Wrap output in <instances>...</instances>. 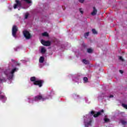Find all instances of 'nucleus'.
Listing matches in <instances>:
<instances>
[{"mask_svg":"<svg viewBox=\"0 0 127 127\" xmlns=\"http://www.w3.org/2000/svg\"><path fill=\"white\" fill-rule=\"evenodd\" d=\"M34 85L36 86H38L39 88H41L44 84V80H37L36 81L33 82Z\"/></svg>","mask_w":127,"mask_h":127,"instance_id":"obj_1","label":"nucleus"},{"mask_svg":"<svg viewBox=\"0 0 127 127\" xmlns=\"http://www.w3.org/2000/svg\"><path fill=\"white\" fill-rule=\"evenodd\" d=\"M18 31V28H17V26L13 25L12 28V35L15 38H16V32Z\"/></svg>","mask_w":127,"mask_h":127,"instance_id":"obj_2","label":"nucleus"},{"mask_svg":"<svg viewBox=\"0 0 127 127\" xmlns=\"http://www.w3.org/2000/svg\"><path fill=\"white\" fill-rule=\"evenodd\" d=\"M15 1L16 3L13 5L14 9H16L17 7H22V3L19 0H15Z\"/></svg>","mask_w":127,"mask_h":127,"instance_id":"obj_3","label":"nucleus"},{"mask_svg":"<svg viewBox=\"0 0 127 127\" xmlns=\"http://www.w3.org/2000/svg\"><path fill=\"white\" fill-rule=\"evenodd\" d=\"M18 70V68L15 67L13 68L10 72V74L8 77V80H11L13 78L14 74L15 72H16Z\"/></svg>","mask_w":127,"mask_h":127,"instance_id":"obj_4","label":"nucleus"},{"mask_svg":"<svg viewBox=\"0 0 127 127\" xmlns=\"http://www.w3.org/2000/svg\"><path fill=\"white\" fill-rule=\"evenodd\" d=\"M23 34L26 39H30V38H31V34H30L29 31L27 30H24L23 31Z\"/></svg>","mask_w":127,"mask_h":127,"instance_id":"obj_5","label":"nucleus"},{"mask_svg":"<svg viewBox=\"0 0 127 127\" xmlns=\"http://www.w3.org/2000/svg\"><path fill=\"white\" fill-rule=\"evenodd\" d=\"M40 100L43 101L45 98H43L42 95H37L34 98V101H40Z\"/></svg>","mask_w":127,"mask_h":127,"instance_id":"obj_6","label":"nucleus"},{"mask_svg":"<svg viewBox=\"0 0 127 127\" xmlns=\"http://www.w3.org/2000/svg\"><path fill=\"white\" fill-rule=\"evenodd\" d=\"M41 42L44 46H50L51 45V42L49 41H45L44 40H42Z\"/></svg>","mask_w":127,"mask_h":127,"instance_id":"obj_7","label":"nucleus"},{"mask_svg":"<svg viewBox=\"0 0 127 127\" xmlns=\"http://www.w3.org/2000/svg\"><path fill=\"white\" fill-rule=\"evenodd\" d=\"M102 113H104V110H102L101 111L97 112L96 114L93 115L94 118H98L99 116H101V115H102Z\"/></svg>","mask_w":127,"mask_h":127,"instance_id":"obj_8","label":"nucleus"},{"mask_svg":"<svg viewBox=\"0 0 127 127\" xmlns=\"http://www.w3.org/2000/svg\"><path fill=\"white\" fill-rule=\"evenodd\" d=\"M4 74L6 76L7 78L9 77V74H10V72H9V69H6L4 71Z\"/></svg>","mask_w":127,"mask_h":127,"instance_id":"obj_9","label":"nucleus"},{"mask_svg":"<svg viewBox=\"0 0 127 127\" xmlns=\"http://www.w3.org/2000/svg\"><path fill=\"white\" fill-rule=\"evenodd\" d=\"M97 11H98L96 9V7H93V11L91 12V15H96Z\"/></svg>","mask_w":127,"mask_h":127,"instance_id":"obj_10","label":"nucleus"},{"mask_svg":"<svg viewBox=\"0 0 127 127\" xmlns=\"http://www.w3.org/2000/svg\"><path fill=\"white\" fill-rule=\"evenodd\" d=\"M30 81L31 82H36V77L35 76H32L30 78Z\"/></svg>","mask_w":127,"mask_h":127,"instance_id":"obj_11","label":"nucleus"},{"mask_svg":"<svg viewBox=\"0 0 127 127\" xmlns=\"http://www.w3.org/2000/svg\"><path fill=\"white\" fill-rule=\"evenodd\" d=\"M39 62L40 63H43L44 62V57H41L39 59Z\"/></svg>","mask_w":127,"mask_h":127,"instance_id":"obj_12","label":"nucleus"},{"mask_svg":"<svg viewBox=\"0 0 127 127\" xmlns=\"http://www.w3.org/2000/svg\"><path fill=\"white\" fill-rule=\"evenodd\" d=\"M91 124H92V121L90 120V121L87 122L86 124H85V127H89V126H91Z\"/></svg>","mask_w":127,"mask_h":127,"instance_id":"obj_13","label":"nucleus"},{"mask_svg":"<svg viewBox=\"0 0 127 127\" xmlns=\"http://www.w3.org/2000/svg\"><path fill=\"white\" fill-rule=\"evenodd\" d=\"M104 121L105 123H109L110 122V119L107 118V116H105V117L104 119Z\"/></svg>","mask_w":127,"mask_h":127,"instance_id":"obj_14","label":"nucleus"},{"mask_svg":"<svg viewBox=\"0 0 127 127\" xmlns=\"http://www.w3.org/2000/svg\"><path fill=\"white\" fill-rule=\"evenodd\" d=\"M42 36H46L47 37H48L49 36V35H48V33L45 32L44 33H42Z\"/></svg>","mask_w":127,"mask_h":127,"instance_id":"obj_15","label":"nucleus"},{"mask_svg":"<svg viewBox=\"0 0 127 127\" xmlns=\"http://www.w3.org/2000/svg\"><path fill=\"white\" fill-rule=\"evenodd\" d=\"M82 62H83V63H84L85 64H89V61H88V60H85V59L82 60Z\"/></svg>","mask_w":127,"mask_h":127,"instance_id":"obj_16","label":"nucleus"},{"mask_svg":"<svg viewBox=\"0 0 127 127\" xmlns=\"http://www.w3.org/2000/svg\"><path fill=\"white\" fill-rule=\"evenodd\" d=\"M121 123L124 126H126V124H127V122L125 121L124 120H121Z\"/></svg>","mask_w":127,"mask_h":127,"instance_id":"obj_17","label":"nucleus"},{"mask_svg":"<svg viewBox=\"0 0 127 127\" xmlns=\"http://www.w3.org/2000/svg\"><path fill=\"white\" fill-rule=\"evenodd\" d=\"M23 1H25V2H26V3H31V2H32V1H31V0H22Z\"/></svg>","mask_w":127,"mask_h":127,"instance_id":"obj_18","label":"nucleus"},{"mask_svg":"<svg viewBox=\"0 0 127 127\" xmlns=\"http://www.w3.org/2000/svg\"><path fill=\"white\" fill-rule=\"evenodd\" d=\"M41 52V53H45L46 52V49L45 48H42Z\"/></svg>","mask_w":127,"mask_h":127,"instance_id":"obj_19","label":"nucleus"},{"mask_svg":"<svg viewBox=\"0 0 127 127\" xmlns=\"http://www.w3.org/2000/svg\"><path fill=\"white\" fill-rule=\"evenodd\" d=\"M92 31L93 34H98V32L95 29H92Z\"/></svg>","mask_w":127,"mask_h":127,"instance_id":"obj_20","label":"nucleus"},{"mask_svg":"<svg viewBox=\"0 0 127 127\" xmlns=\"http://www.w3.org/2000/svg\"><path fill=\"white\" fill-rule=\"evenodd\" d=\"M5 81H6V80H5V78L3 77L2 78H0V82H1V83H2L3 82H5Z\"/></svg>","mask_w":127,"mask_h":127,"instance_id":"obj_21","label":"nucleus"},{"mask_svg":"<svg viewBox=\"0 0 127 127\" xmlns=\"http://www.w3.org/2000/svg\"><path fill=\"white\" fill-rule=\"evenodd\" d=\"M87 52L88 53H92L93 52V50L92 49H87Z\"/></svg>","mask_w":127,"mask_h":127,"instance_id":"obj_22","label":"nucleus"},{"mask_svg":"<svg viewBox=\"0 0 127 127\" xmlns=\"http://www.w3.org/2000/svg\"><path fill=\"white\" fill-rule=\"evenodd\" d=\"M83 81H84V83H87V82H88V78L87 77H84Z\"/></svg>","mask_w":127,"mask_h":127,"instance_id":"obj_23","label":"nucleus"},{"mask_svg":"<svg viewBox=\"0 0 127 127\" xmlns=\"http://www.w3.org/2000/svg\"><path fill=\"white\" fill-rule=\"evenodd\" d=\"M89 36V32L85 33L84 34V37L85 38H87V37Z\"/></svg>","mask_w":127,"mask_h":127,"instance_id":"obj_24","label":"nucleus"},{"mask_svg":"<svg viewBox=\"0 0 127 127\" xmlns=\"http://www.w3.org/2000/svg\"><path fill=\"white\" fill-rule=\"evenodd\" d=\"M119 59H120V60L122 61V62H124V61H125V60L124 59H123V57L121 56L119 57Z\"/></svg>","mask_w":127,"mask_h":127,"instance_id":"obj_25","label":"nucleus"},{"mask_svg":"<svg viewBox=\"0 0 127 127\" xmlns=\"http://www.w3.org/2000/svg\"><path fill=\"white\" fill-rule=\"evenodd\" d=\"M123 107H124V108H125V109H126L127 110V104H122Z\"/></svg>","mask_w":127,"mask_h":127,"instance_id":"obj_26","label":"nucleus"},{"mask_svg":"<svg viewBox=\"0 0 127 127\" xmlns=\"http://www.w3.org/2000/svg\"><path fill=\"white\" fill-rule=\"evenodd\" d=\"M4 98H5V95H0V99H4Z\"/></svg>","mask_w":127,"mask_h":127,"instance_id":"obj_27","label":"nucleus"},{"mask_svg":"<svg viewBox=\"0 0 127 127\" xmlns=\"http://www.w3.org/2000/svg\"><path fill=\"white\" fill-rule=\"evenodd\" d=\"M79 11L80 12V13H82V14L84 13V11H83V10H82V8H80Z\"/></svg>","mask_w":127,"mask_h":127,"instance_id":"obj_28","label":"nucleus"},{"mask_svg":"<svg viewBox=\"0 0 127 127\" xmlns=\"http://www.w3.org/2000/svg\"><path fill=\"white\" fill-rule=\"evenodd\" d=\"M28 15H29L28 14H26L25 15V18L26 19L28 18Z\"/></svg>","mask_w":127,"mask_h":127,"instance_id":"obj_29","label":"nucleus"},{"mask_svg":"<svg viewBox=\"0 0 127 127\" xmlns=\"http://www.w3.org/2000/svg\"><path fill=\"white\" fill-rule=\"evenodd\" d=\"M91 115L94 116L95 115V112H94L93 111H92L91 112Z\"/></svg>","mask_w":127,"mask_h":127,"instance_id":"obj_30","label":"nucleus"},{"mask_svg":"<svg viewBox=\"0 0 127 127\" xmlns=\"http://www.w3.org/2000/svg\"><path fill=\"white\" fill-rule=\"evenodd\" d=\"M120 73H121V74H123L124 73V71L123 70H119Z\"/></svg>","mask_w":127,"mask_h":127,"instance_id":"obj_31","label":"nucleus"},{"mask_svg":"<svg viewBox=\"0 0 127 127\" xmlns=\"http://www.w3.org/2000/svg\"><path fill=\"white\" fill-rule=\"evenodd\" d=\"M79 2L83 3V2H84V0H79Z\"/></svg>","mask_w":127,"mask_h":127,"instance_id":"obj_32","label":"nucleus"},{"mask_svg":"<svg viewBox=\"0 0 127 127\" xmlns=\"http://www.w3.org/2000/svg\"><path fill=\"white\" fill-rule=\"evenodd\" d=\"M109 98H114V95H110V96H109Z\"/></svg>","mask_w":127,"mask_h":127,"instance_id":"obj_33","label":"nucleus"},{"mask_svg":"<svg viewBox=\"0 0 127 127\" xmlns=\"http://www.w3.org/2000/svg\"><path fill=\"white\" fill-rule=\"evenodd\" d=\"M17 66H20V63H17Z\"/></svg>","mask_w":127,"mask_h":127,"instance_id":"obj_34","label":"nucleus"},{"mask_svg":"<svg viewBox=\"0 0 127 127\" xmlns=\"http://www.w3.org/2000/svg\"><path fill=\"white\" fill-rule=\"evenodd\" d=\"M11 61H12V62H13V63L15 62L14 60H13V59H12V60H11Z\"/></svg>","mask_w":127,"mask_h":127,"instance_id":"obj_35","label":"nucleus"},{"mask_svg":"<svg viewBox=\"0 0 127 127\" xmlns=\"http://www.w3.org/2000/svg\"><path fill=\"white\" fill-rule=\"evenodd\" d=\"M1 94V93H0V94Z\"/></svg>","mask_w":127,"mask_h":127,"instance_id":"obj_36","label":"nucleus"}]
</instances>
